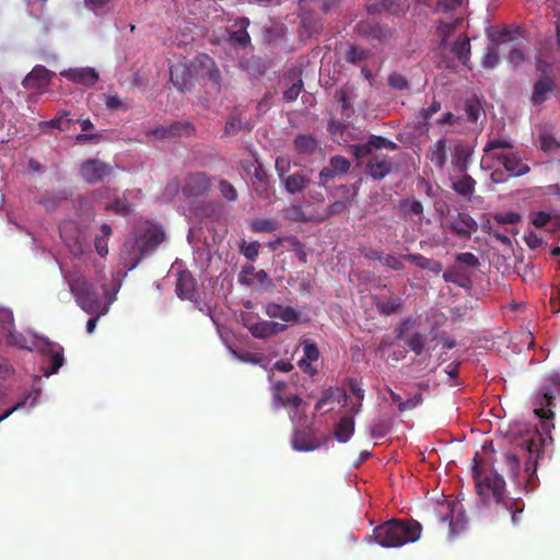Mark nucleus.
I'll list each match as a JSON object with an SVG mask.
<instances>
[{
    "label": "nucleus",
    "mask_w": 560,
    "mask_h": 560,
    "mask_svg": "<svg viewBox=\"0 0 560 560\" xmlns=\"http://www.w3.org/2000/svg\"><path fill=\"white\" fill-rule=\"evenodd\" d=\"M62 78L86 88H93L98 80L94 68H70L61 72Z\"/></svg>",
    "instance_id": "f8f14e48"
},
{
    "label": "nucleus",
    "mask_w": 560,
    "mask_h": 560,
    "mask_svg": "<svg viewBox=\"0 0 560 560\" xmlns=\"http://www.w3.org/2000/svg\"><path fill=\"white\" fill-rule=\"evenodd\" d=\"M280 182L285 186L287 192L290 195H296L307 189L311 184V178H308L307 175L298 172L290 175H283V178H280Z\"/></svg>",
    "instance_id": "aec40b11"
},
{
    "label": "nucleus",
    "mask_w": 560,
    "mask_h": 560,
    "mask_svg": "<svg viewBox=\"0 0 560 560\" xmlns=\"http://www.w3.org/2000/svg\"><path fill=\"white\" fill-rule=\"evenodd\" d=\"M294 150L301 155H313L316 151V140L312 136L299 135L294 138Z\"/></svg>",
    "instance_id": "c756f323"
},
{
    "label": "nucleus",
    "mask_w": 560,
    "mask_h": 560,
    "mask_svg": "<svg viewBox=\"0 0 560 560\" xmlns=\"http://www.w3.org/2000/svg\"><path fill=\"white\" fill-rule=\"evenodd\" d=\"M100 235L94 237V249L97 255L105 257L108 254L107 240L112 235V228L107 223H103L100 228Z\"/></svg>",
    "instance_id": "72a5a7b5"
},
{
    "label": "nucleus",
    "mask_w": 560,
    "mask_h": 560,
    "mask_svg": "<svg viewBox=\"0 0 560 560\" xmlns=\"http://www.w3.org/2000/svg\"><path fill=\"white\" fill-rule=\"evenodd\" d=\"M244 128L242 118L238 117L237 114H231L228 117V120H225L224 126V136L225 137H232L236 133L241 132Z\"/></svg>",
    "instance_id": "ea45409f"
},
{
    "label": "nucleus",
    "mask_w": 560,
    "mask_h": 560,
    "mask_svg": "<svg viewBox=\"0 0 560 560\" xmlns=\"http://www.w3.org/2000/svg\"><path fill=\"white\" fill-rule=\"evenodd\" d=\"M50 82V72L44 66L37 65L27 77L22 80V86L27 90L45 89Z\"/></svg>",
    "instance_id": "a211bd4d"
},
{
    "label": "nucleus",
    "mask_w": 560,
    "mask_h": 560,
    "mask_svg": "<svg viewBox=\"0 0 560 560\" xmlns=\"http://www.w3.org/2000/svg\"><path fill=\"white\" fill-rule=\"evenodd\" d=\"M355 431V421L352 416H345L339 419L335 430H332V436L340 443H347Z\"/></svg>",
    "instance_id": "5701e85b"
},
{
    "label": "nucleus",
    "mask_w": 560,
    "mask_h": 560,
    "mask_svg": "<svg viewBox=\"0 0 560 560\" xmlns=\"http://www.w3.org/2000/svg\"><path fill=\"white\" fill-rule=\"evenodd\" d=\"M429 161L439 170H443L446 164V140L440 139L432 144L428 154Z\"/></svg>",
    "instance_id": "bb28decb"
},
{
    "label": "nucleus",
    "mask_w": 560,
    "mask_h": 560,
    "mask_svg": "<svg viewBox=\"0 0 560 560\" xmlns=\"http://www.w3.org/2000/svg\"><path fill=\"white\" fill-rule=\"evenodd\" d=\"M494 222L498 224H516L522 220V217L514 212V211H508L503 213H497L493 215Z\"/></svg>",
    "instance_id": "603ef678"
},
{
    "label": "nucleus",
    "mask_w": 560,
    "mask_h": 560,
    "mask_svg": "<svg viewBox=\"0 0 560 560\" xmlns=\"http://www.w3.org/2000/svg\"><path fill=\"white\" fill-rule=\"evenodd\" d=\"M392 429V421L389 418H380L375 422H373L372 428H370V436L372 439H384Z\"/></svg>",
    "instance_id": "e433bc0d"
},
{
    "label": "nucleus",
    "mask_w": 560,
    "mask_h": 560,
    "mask_svg": "<svg viewBox=\"0 0 560 560\" xmlns=\"http://www.w3.org/2000/svg\"><path fill=\"white\" fill-rule=\"evenodd\" d=\"M273 400V407H295L299 408L302 404V399L299 395H291L287 398H283L280 396V399H272Z\"/></svg>",
    "instance_id": "680f3d73"
},
{
    "label": "nucleus",
    "mask_w": 560,
    "mask_h": 560,
    "mask_svg": "<svg viewBox=\"0 0 560 560\" xmlns=\"http://www.w3.org/2000/svg\"><path fill=\"white\" fill-rule=\"evenodd\" d=\"M474 480H476L477 494L483 502L493 501L503 511L510 513L512 524L518 523V516L523 511V503L517 499L505 497L504 479L497 471L481 476L477 468H474Z\"/></svg>",
    "instance_id": "7ed1b4c3"
},
{
    "label": "nucleus",
    "mask_w": 560,
    "mask_h": 560,
    "mask_svg": "<svg viewBox=\"0 0 560 560\" xmlns=\"http://www.w3.org/2000/svg\"><path fill=\"white\" fill-rule=\"evenodd\" d=\"M44 353L48 358V366H42L44 377L56 374L63 365V348L59 343L45 341Z\"/></svg>",
    "instance_id": "9b49d317"
},
{
    "label": "nucleus",
    "mask_w": 560,
    "mask_h": 560,
    "mask_svg": "<svg viewBox=\"0 0 560 560\" xmlns=\"http://www.w3.org/2000/svg\"><path fill=\"white\" fill-rule=\"evenodd\" d=\"M376 311L383 316L395 315L400 312L404 301L399 295H389L376 299Z\"/></svg>",
    "instance_id": "393cba45"
},
{
    "label": "nucleus",
    "mask_w": 560,
    "mask_h": 560,
    "mask_svg": "<svg viewBox=\"0 0 560 560\" xmlns=\"http://www.w3.org/2000/svg\"><path fill=\"white\" fill-rule=\"evenodd\" d=\"M104 211L114 212V214H118L120 217H129L135 212V206L125 196L114 197L113 200L104 201L103 203Z\"/></svg>",
    "instance_id": "b1692460"
},
{
    "label": "nucleus",
    "mask_w": 560,
    "mask_h": 560,
    "mask_svg": "<svg viewBox=\"0 0 560 560\" xmlns=\"http://www.w3.org/2000/svg\"><path fill=\"white\" fill-rule=\"evenodd\" d=\"M170 78H172L173 84L179 91H185L190 84V73L185 67H175L170 69Z\"/></svg>",
    "instance_id": "2f4dec72"
},
{
    "label": "nucleus",
    "mask_w": 560,
    "mask_h": 560,
    "mask_svg": "<svg viewBox=\"0 0 560 560\" xmlns=\"http://www.w3.org/2000/svg\"><path fill=\"white\" fill-rule=\"evenodd\" d=\"M452 54L456 57V59H458L459 62L466 66L470 54L469 38L463 36L456 39L455 44L452 46Z\"/></svg>",
    "instance_id": "7c9ffc66"
},
{
    "label": "nucleus",
    "mask_w": 560,
    "mask_h": 560,
    "mask_svg": "<svg viewBox=\"0 0 560 560\" xmlns=\"http://www.w3.org/2000/svg\"><path fill=\"white\" fill-rule=\"evenodd\" d=\"M422 393H417L410 398L404 400V402H400L397 405V409H399L400 412H407L410 411L419 406L422 405Z\"/></svg>",
    "instance_id": "09e8293b"
},
{
    "label": "nucleus",
    "mask_w": 560,
    "mask_h": 560,
    "mask_svg": "<svg viewBox=\"0 0 560 560\" xmlns=\"http://www.w3.org/2000/svg\"><path fill=\"white\" fill-rule=\"evenodd\" d=\"M324 168L331 170V172H337L338 174H346L350 170V162L345 156L338 154L330 158V165Z\"/></svg>",
    "instance_id": "79ce46f5"
},
{
    "label": "nucleus",
    "mask_w": 560,
    "mask_h": 560,
    "mask_svg": "<svg viewBox=\"0 0 560 560\" xmlns=\"http://www.w3.org/2000/svg\"><path fill=\"white\" fill-rule=\"evenodd\" d=\"M440 110V103L439 101H432L431 105L427 108H422L420 112V118L422 120V124L428 125L429 119L432 118V115L439 113Z\"/></svg>",
    "instance_id": "774afa93"
},
{
    "label": "nucleus",
    "mask_w": 560,
    "mask_h": 560,
    "mask_svg": "<svg viewBox=\"0 0 560 560\" xmlns=\"http://www.w3.org/2000/svg\"><path fill=\"white\" fill-rule=\"evenodd\" d=\"M291 162L289 158L279 156L276 159V172L279 179H283V176H287L288 172H290Z\"/></svg>",
    "instance_id": "69168bd1"
},
{
    "label": "nucleus",
    "mask_w": 560,
    "mask_h": 560,
    "mask_svg": "<svg viewBox=\"0 0 560 560\" xmlns=\"http://www.w3.org/2000/svg\"><path fill=\"white\" fill-rule=\"evenodd\" d=\"M218 189H220L221 195H223L228 201H235L238 197L235 187L226 179L220 180V184H218Z\"/></svg>",
    "instance_id": "864d4df0"
},
{
    "label": "nucleus",
    "mask_w": 560,
    "mask_h": 560,
    "mask_svg": "<svg viewBox=\"0 0 560 560\" xmlns=\"http://www.w3.org/2000/svg\"><path fill=\"white\" fill-rule=\"evenodd\" d=\"M463 0H438V7H435V11L438 12H452L460 7Z\"/></svg>",
    "instance_id": "338daca9"
},
{
    "label": "nucleus",
    "mask_w": 560,
    "mask_h": 560,
    "mask_svg": "<svg viewBox=\"0 0 560 560\" xmlns=\"http://www.w3.org/2000/svg\"><path fill=\"white\" fill-rule=\"evenodd\" d=\"M492 159L503 165L504 171L512 177L523 176L529 172V166L523 163L517 152H494Z\"/></svg>",
    "instance_id": "9d476101"
},
{
    "label": "nucleus",
    "mask_w": 560,
    "mask_h": 560,
    "mask_svg": "<svg viewBox=\"0 0 560 560\" xmlns=\"http://www.w3.org/2000/svg\"><path fill=\"white\" fill-rule=\"evenodd\" d=\"M466 115L470 122H476L483 110L481 109L480 103L476 100L466 101L465 104Z\"/></svg>",
    "instance_id": "de8ad7c7"
},
{
    "label": "nucleus",
    "mask_w": 560,
    "mask_h": 560,
    "mask_svg": "<svg viewBox=\"0 0 560 560\" xmlns=\"http://www.w3.org/2000/svg\"><path fill=\"white\" fill-rule=\"evenodd\" d=\"M557 397H560V373L553 372L546 376L545 383L534 395V411L536 417L541 419V427L546 432L553 429V423L550 421L553 419L552 408L556 406L553 400Z\"/></svg>",
    "instance_id": "39448f33"
},
{
    "label": "nucleus",
    "mask_w": 560,
    "mask_h": 560,
    "mask_svg": "<svg viewBox=\"0 0 560 560\" xmlns=\"http://www.w3.org/2000/svg\"><path fill=\"white\" fill-rule=\"evenodd\" d=\"M455 260L456 262H460L469 268L477 269L480 266V261L478 260L477 256L469 252L456 254Z\"/></svg>",
    "instance_id": "052dcab7"
},
{
    "label": "nucleus",
    "mask_w": 560,
    "mask_h": 560,
    "mask_svg": "<svg viewBox=\"0 0 560 560\" xmlns=\"http://www.w3.org/2000/svg\"><path fill=\"white\" fill-rule=\"evenodd\" d=\"M199 63L201 69L207 71L208 80L214 84H219V80H221V72H219L214 60L211 57L203 55L199 58Z\"/></svg>",
    "instance_id": "c9c22d12"
},
{
    "label": "nucleus",
    "mask_w": 560,
    "mask_h": 560,
    "mask_svg": "<svg viewBox=\"0 0 560 560\" xmlns=\"http://www.w3.org/2000/svg\"><path fill=\"white\" fill-rule=\"evenodd\" d=\"M387 84H389V88L395 91L404 92L409 90L408 80L404 74L398 72H394L387 77Z\"/></svg>",
    "instance_id": "37998d69"
},
{
    "label": "nucleus",
    "mask_w": 560,
    "mask_h": 560,
    "mask_svg": "<svg viewBox=\"0 0 560 560\" xmlns=\"http://www.w3.org/2000/svg\"><path fill=\"white\" fill-rule=\"evenodd\" d=\"M176 294L182 300H188L197 304V289H195V279L187 270L177 272Z\"/></svg>",
    "instance_id": "ddd939ff"
},
{
    "label": "nucleus",
    "mask_w": 560,
    "mask_h": 560,
    "mask_svg": "<svg viewBox=\"0 0 560 560\" xmlns=\"http://www.w3.org/2000/svg\"><path fill=\"white\" fill-rule=\"evenodd\" d=\"M104 105H106V108L112 112H127L129 109L128 103L117 95H104Z\"/></svg>",
    "instance_id": "a18cd8bd"
},
{
    "label": "nucleus",
    "mask_w": 560,
    "mask_h": 560,
    "mask_svg": "<svg viewBox=\"0 0 560 560\" xmlns=\"http://www.w3.org/2000/svg\"><path fill=\"white\" fill-rule=\"evenodd\" d=\"M499 63L498 49L494 46L487 47L486 55L482 58V66L486 69H493Z\"/></svg>",
    "instance_id": "8fccbe9b"
},
{
    "label": "nucleus",
    "mask_w": 560,
    "mask_h": 560,
    "mask_svg": "<svg viewBox=\"0 0 560 560\" xmlns=\"http://www.w3.org/2000/svg\"><path fill=\"white\" fill-rule=\"evenodd\" d=\"M252 186L253 191H255L256 196L262 200H269L271 196V186L268 180V175L266 168H264L262 164H258L255 166V171H253L252 176Z\"/></svg>",
    "instance_id": "dca6fc26"
},
{
    "label": "nucleus",
    "mask_w": 560,
    "mask_h": 560,
    "mask_svg": "<svg viewBox=\"0 0 560 560\" xmlns=\"http://www.w3.org/2000/svg\"><path fill=\"white\" fill-rule=\"evenodd\" d=\"M425 343V337L420 334H413L408 338L407 347L413 351L415 354L420 355L422 353L423 345Z\"/></svg>",
    "instance_id": "4d7b16f0"
},
{
    "label": "nucleus",
    "mask_w": 560,
    "mask_h": 560,
    "mask_svg": "<svg viewBox=\"0 0 560 560\" xmlns=\"http://www.w3.org/2000/svg\"><path fill=\"white\" fill-rule=\"evenodd\" d=\"M448 229L458 237L469 240L470 235L477 231L478 225L469 213L459 212L456 219L450 222Z\"/></svg>",
    "instance_id": "4468645a"
},
{
    "label": "nucleus",
    "mask_w": 560,
    "mask_h": 560,
    "mask_svg": "<svg viewBox=\"0 0 560 560\" xmlns=\"http://www.w3.org/2000/svg\"><path fill=\"white\" fill-rule=\"evenodd\" d=\"M402 260L405 259L401 256L387 254L386 257L383 258V260H381L380 262L383 264V266L389 268L390 270L401 271L405 268Z\"/></svg>",
    "instance_id": "5fc2aeb1"
},
{
    "label": "nucleus",
    "mask_w": 560,
    "mask_h": 560,
    "mask_svg": "<svg viewBox=\"0 0 560 560\" xmlns=\"http://www.w3.org/2000/svg\"><path fill=\"white\" fill-rule=\"evenodd\" d=\"M93 197H94V199H96L98 201L105 202V201L113 200L114 197H119V196L116 195L115 189L104 186V187H101V188L94 190Z\"/></svg>",
    "instance_id": "0e129e2a"
},
{
    "label": "nucleus",
    "mask_w": 560,
    "mask_h": 560,
    "mask_svg": "<svg viewBox=\"0 0 560 560\" xmlns=\"http://www.w3.org/2000/svg\"><path fill=\"white\" fill-rule=\"evenodd\" d=\"M498 149H513L512 140L509 138H492L483 147V153L493 155Z\"/></svg>",
    "instance_id": "58836bf2"
},
{
    "label": "nucleus",
    "mask_w": 560,
    "mask_h": 560,
    "mask_svg": "<svg viewBox=\"0 0 560 560\" xmlns=\"http://www.w3.org/2000/svg\"><path fill=\"white\" fill-rule=\"evenodd\" d=\"M253 233H273L278 230V222L272 219H256L252 222Z\"/></svg>",
    "instance_id": "4c0bfd02"
},
{
    "label": "nucleus",
    "mask_w": 560,
    "mask_h": 560,
    "mask_svg": "<svg viewBox=\"0 0 560 560\" xmlns=\"http://www.w3.org/2000/svg\"><path fill=\"white\" fill-rule=\"evenodd\" d=\"M434 514L439 522L448 525V533L452 537H456L466 526V517H464L463 506L455 500L446 499L434 508Z\"/></svg>",
    "instance_id": "0eeeda50"
},
{
    "label": "nucleus",
    "mask_w": 560,
    "mask_h": 560,
    "mask_svg": "<svg viewBox=\"0 0 560 560\" xmlns=\"http://www.w3.org/2000/svg\"><path fill=\"white\" fill-rule=\"evenodd\" d=\"M338 191H341L345 194V197H342L340 200L332 201L330 206L327 208V213H325V217L330 218L334 215H339L347 210H349L350 207V199H349V186L348 185H341L338 187Z\"/></svg>",
    "instance_id": "cd10ccee"
},
{
    "label": "nucleus",
    "mask_w": 560,
    "mask_h": 560,
    "mask_svg": "<svg viewBox=\"0 0 560 560\" xmlns=\"http://www.w3.org/2000/svg\"><path fill=\"white\" fill-rule=\"evenodd\" d=\"M542 436L537 432L527 433L511 441L512 451L504 454L508 474L516 478L520 471V463L524 462L525 474L528 475V483L532 482L536 474V464L540 456L542 447Z\"/></svg>",
    "instance_id": "f03ea898"
},
{
    "label": "nucleus",
    "mask_w": 560,
    "mask_h": 560,
    "mask_svg": "<svg viewBox=\"0 0 560 560\" xmlns=\"http://www.w3.org/2000/svg\"><path fill=\"white\" fill-rule=\"evenodd\" d=\"M303 88H304V83H302L301 79L291 83L289 89L283 91V100H285L287 102L295 101L298 98L299 94H301Z\"/></svg>",
    "instance_id": "6e6d98bb"
},
{
    "label": "nucleus",
    "mask_w": 560,
    "mask_h": 560,
    "mask_svg": "<svg viewBox=\"0 0 560 560\" xmlns=\"http://www.w3.org/2000/svg\"><path fill=\"white\" fill-rule=\"evenodd\" d=\"M241 253L243 257L255 261L257 256L259 255V243L258 242H243L241 245Z\"/></svg>",
    "instance_id": "3c124183"
},
{
    "label": "nucleus",
    "mask_w": 560,
    "mask_h": 560,
    "mask_svg": "<svg viewBox=\"0 0 560 560\" xmlns=\"http://www.w3.org/2000/svg\"><path fill=\"white\" fill-rule=\"evenodd\" d=\"M556 89V81L551 75H544L535 81L530 102L534 106L541 105L549 98V94Z\"/></svg>",
    "instance_id": "f3484780"
},
{
    "label": "nucleus",
    "mask_w": 560,
    "mask_h": 560,
    "mask_svg": "<svg viewBox=\"0 0 560 560\" xmlns=\"http://www.w3.org/2000/svg\"><path fill=\"white\" fill-rule=\"evenodd\" d=\"M399 208L400 212L407 218L417 217L420 220L422 219L423 206L420 200L413 197L400 200Z\"/></svg>",
    "instance_id": "c85d7f7f"
},
{
    "label": "nucleus",
    "mask_w": 560,
    "mask_h": 560,
    "mask_svg": "<svg viewBox=\"0 0 560 560\" xmlns=\"http://www.w3.org/2000/svg\"><path fill=\"white\" fill-rule=\"evenodd\" d=\"M381 149L397 151L398 144L382 136H370L365 142L349 147V152L357 160L369 158V162L365 164V173L375 182L383 180L386 176L398 171V164L392 158L377 152Z\"/></svg>",
    "instance_id": "f257e3e1"
},
{
    "label": "nucleus",
    "mask_w": 560,
    "mask_h": 560,
    "mask_svg": "<svg viewBox=\"0 0 560 560\" xmlns=\"http://www.w3.org/2000/svg\"><path fill=\"white\" fill-rule=\"evenodd\" d=\"M402 258L405 261L416 265L418 268L422 270H429L435 275L442 272V262L434 260L432 258H427L421 254H404Z\"/></svg>",
    "instance_id": "4be33fe9"
},
{
    "label": "nucleus",
    "mask_w": 560,
    "mask_h": 560,
    "mask_svg": "<svg viewBox=\"0 0 560 560\" xmlns=\"http://www.w3.org/2000/svg\"><path fill=\"white\" fill-rule=\"evenodd\" d=\"M470 149L464 143H456L453 148L452 165L458 172L465 173L467 165H469Z\"/></svg>",
    "instance_id": "a878e982"
},
{
    "label": "nucleus",
    "mask_w": 560,
    "mask_h": 560,
    "mask_svg": "<svg viewBox=\"0 0 560 560\" xmlns=\"http://www.w3.org/2000/svg\"><path fill=\"white\" fill-rule=\"evenodd\" d=\"M231 43L232 45H237L240 47L248 46L250 43L248 32L245 28H240L231 33Z\"/></svg>",
    "instance_id": "13d9d810"
},
{
    "label": "nucleus",
    "mask_w": 560,
    "mask_h": 560,
    "mask_svg": "<svg viewBox=\"0 0 560 560\" xmlns=\"http://www.w3.org/2000/svg\"><path fill=\"white\" fill-rule=\"evenodd\" d=\"M376 10L389 12V14L401 15L408 10L406 0H381L376 3Z\"/></svg>",
    "instance_id": "473e14b6"
},
{
    "label": "nucleus",
    "mask_w": 560,
    "mask_h": 560,
    "mask_svg": "<svg viewBox=\"0 0 560 560\" xmlns=\"http://www.w3.org/2000/svg\"><path fill=\"white\" fill-rule=\"evenodd\" d=\"M209 191V178L203 173H192L186 178L183 192L187 197H199Z\"/></svg>",
    "instance_id": "2eb2a0df"
},
{
    "label": "nucleus",
    "mask_w": 560,
    "mask_h": 560,
    "mask_svg": "<svg viewBox=\"0 0 560 560\" xmlns=\"http://www.w3.org/2000/svg\"><path fill=\"white\" fill-rule=\"evenodd\" d=\"M63 200H66V195L62 192L46 191L42 195L40 205L44 206L46 210L51 211Z\"/></svg>",
    "instance_id": "a19ab883"
},
{
    "label": "nucleus",
    "mask_w": 560,
    "mask_h": 560,
    "mask_svg": "<svg viewBox=\"0 0 560 560\" xmlns=\"http://www.w3.org/2000/svg\"><path fill=\"white\" fill-rule=\"evenodd\" d=\"M303 351L304 358H302L301 360H306L311 362H315L318 360L319 352L314 341H304Z\"/></svg>",
    "instance_id": "e2e57ef3"
},
{
    "label": "nucleus",
    "mask_w": 560,
    "mask_h": 560,
    "mask_svg": "<svg viewBox=\"0 0 560 560\" xmlns=\"http://www.w3.org/2000/svg\"><path fill=\"white\" fill-rule=\"evenodd\" d=\"M69 290L75 299L77 305L88 315L97 314L103 308H107L102 305L101 296L94 285L82 276L70 278Z\"/></svg>",
    "instance_id": "423d86ee"
},
{
    "label": "nucleus",
    "mask_w": 560,
    "mask_h": 560,
    "mask_svg": "<svg viewBox=\"0 0 560 560\" xmlns=\"http://www.w3.org/2000/svg\"><path fill=\"white\" fill-rule=\"evenodd\" d=\"M291 446L298 452H311L315 451L319 444L311 433L303 430H294L293 436H291Z\"/></svg>",
    "instance_id": "412c9836"
},
{
    "label": "nucleus",
    "mask_w": 560,
    "mask_h": 560,
    "mask_svg": "<svg viewBox=\"0 0 560 560\" xmlns=\"http://www.w3.org/2000/svg\"><path fill=\"white\" fill-rule=\"evenodd\" d=\"M7 345L19 349H30L28 341L23 334L16 330H10L7 334Z\"/></svg>",
    "instance_id": "c03bdc74"
},
{
    "label": "nucleus",
    "mask_w": 560,
    "mask_h": 560,
    "mask_svg": "<svg viewBox=\"0 0 560 560\" xmlns=\"http://www.w3.org/2000/svg\"><path fill=\"white\" fill-rule=\"evenodd\" d=\"M248 330L256 339H268L275 336V334L270 331V328H268V326L264 322L252 324L250 326H248Z\"/></svg>",
    "instance_id": "49530a36"
},
{
    "label": "nucleus",
    "mask_w": 560,
    "mask_h": 560,
    "mask_svg": "<svg viewBox=\"0 0 560 560\" xmlns=\"http://www.w3.org/2000/svg\"><path fill=\"white\" fill-rule=\"evenodd\" d=\"M266 316L269 318H279L283 323H298L299 313L291 305H280L278 303H267L265 307Z\"/></svg>",
    "instance_id": "6ab92c4d"
},
{
    "label": "nucleus",
    "mask_w": 560,
    "mask_h": 560,
    "mask_svg": "<svg viewBox=\"0 0 560 560\" xmlns=\"http://www.w3.org/2000/svg\"><path fill=\"white\" fill-rule=\"evenodd\" d=\"M365 57H366V54L364 52V50L357 46L349 47L345 54L346 61H348L350 63H359V62L363 61V59Z\"/></svg>",
    "instance_id": "bf43d9fd"
},
{
    "label": "nucleus",
    "mask_w": 560,
    "mask_h": 560,
    "mask_svg": "<svg viewBox=\"0 0 560 560\" xmlns=\"http://www.w3.org/2000/svg\"><path fill=\"white\" fill-rule=\"evenodd\" d=\"M113 168L110 164L98 159H91L80 165V176L90 184H98L110 176Z\"/></svg>",
    "instance_id": "6e6552de"
},
{
    "label": "nucleus",
    "mask_w": 560,
    "mask_h": 560,
    "mask_svg": "<svg viewBox=\"0 0 560 560\" xmlns=\"http://www.w3.org/2000/svg\"><path fill=\"white\" fill-rule=\"evenodd\" d=\"M164 241V232L160 225H149L145 232L136 240L141 258L151 254Z\"/></svg>",
    "instance_id": "1a4fd4ad"
},
{
    "label": "nucleus",
    "mask_w": 560,
    "mask_h": 560,
    "mask_svg": "<svg viewBox=\"0 0 560 560\" xmlns=\"http://www.w3.org/2000/svg\"><path fill=\"white\" fill-rule=\"evenodd\" d=\"M452 189L463 197H470L475 190V180L470 175L465 174L462 178L452 183Z\"/></svg>",
    "instance_id": "f704fd0d"
},
{
    "label": "nucleus",
    "mask_w": 560,
    "mask_h": 560,
    "mask_svg": "<svg viewBox=\"0 0 560 560\" xmlns=\"http://www.w3.org/2000/svg\"><path fill=\"white\" fill-rule=\"evenodd\" d=\"M421 524L417 520H389L373 529V539L383 548H399L416 542L421 537Z\"/></svg>",
    "instance_id": "20e7f679"
}]
</instances>
